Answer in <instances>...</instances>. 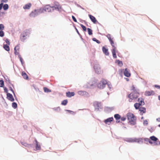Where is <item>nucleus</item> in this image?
<instances>
[{
  "label": "nucleus",
  "mask_w": 160,
  "mask_h": 160,
  "mask_svg": "<svg viewBox=\"0 0 160 160\" xmlns=\"http://www.w3.org/2000/svg\"><path fill=\"white\" fill-rule=\"evenodd\" d=\"M127 117L130 124L134 125L136 124V118L134 114L132 113L129 112L127 114Z\"/></svg>",
  "instance_id": "1"
},
{
  "label": "nucleus",
  "mask_w": 160,
  "mask_h": 160,
  "mask_svg": "<svg viewBox=\"0 0 160 160\" xmlns=\"http://www.w3.org/2000/svg\"><path fill=\"white\" fill-rule=\"evenodd\" d=\"M139 94V93L137 91H134L131 93L128 96L129 99V101L131 102L135 100L138 97Z\"/></svg>",
  "instance_id": "2"
},
{
  "label": "nucleus",
  "mask_w": 160,
  "mask_h": 160,
  "mask_svg": "<svg viewBox=\"0 0 160 160\" xmlns=\"http://www.w3.org/2000/svg\"><path fill=\"white\" fill-rule=\"evenodd\" d=\"M52 7V11H54L55 10H56L59 12H61L62 10L61 5L57 2H54L53 5Z\"/></svg>",
  "instance_id": "3"
},
{
  "label": "nucleus",
  "mask_w": 160,
  "mask_h": 160,
  "mask_svg": "<svg viewBox=\"0 0 160 160\" xmlns=\"http://www.w3.org/2000/svg\"><path fill=\"white\" fill-rule=\"evenodd\" d=\"M110 42L111 45L113 48L112 50L113 57L114 58H116L117 57L116 54V52L117 51V48L116 46V44L114 43L113 40L112 41Z\"/></svg>",
  "instance_id": "4"
},
{
  "label": "nucleus",
  "mask_w": 160,
  "mask_h": 160,
  "mask_svg": "<svg viewBox=\"0 0 160 160\" xmlns=\"http://www.w3.org/2000/svg\"><path fill=\"white\" fill-rule=\"evenodd\" d=\"M42 11V13H43L44 12H51L52 11V7L49 5H46L43 8H40Z\"/></svg>",
  "instance_id": "5"
},
{
  "label": "nucleus",
  "mask_w": 160,
  "mask_h": 160,
  "mask_svg": "<svg viewBox=\"0 0 160 160\" xmlns=\"http://www.w3.org/2000/svg\"><path fill=\"white\" fill-rule=\"evenodd\" d=\"M41 13H42L40 8L37 10L35 9L31 12L29 14V16L31 17H35Z\"/></svg>",
  "instance_id": "6"
},
{
  "label": "nucleus",
  "mask_w": 160,
  "mask_h": 160,
  "mask_svg": "<svg viewBox=\"0 0 160 160\" xmlns=\"http://www.w3.org/2000/svg\"><path fill=\"white\" fill-rule=\"evenodd\" d=\"M108 84V82L105 79H102L98 85V87L100 89L104 88L106 85Z\"/></svg>",
  "instance_id": "7"
},
{
  "label": "nucleus",
  "mask_w": 160,
  "mask_h": 160,
  "mask_svg": "<svg viewBox=\"0 0 160 160\" xmlns=\"http://www.w3.org/2000/svg\"><path fill=\"white\" fill-rule=\"evenodd\" d=\"M29 32L28 31L26 30L24 31L21 34L20 37V39L22 41H24L27 38L26 37L28 35Z\"/></svg>",
  "instance_id": "8"
},
{
  "label": "nucleus",
  "mask_w": 160,
  "mask_h": 160,
  "mask_svg": "<svg viewBox=\"0 0 160 160\" xmlns=\"http://www.w3.org/2000/svg\"><path fill=\"white\" fill-rule=\"evenodd\" d=\"M94 68L96 73L98 74H100L102 72L98 64H95L94 66Z\"/></svg>",
  "instance_id": "9"
},
{
  "label": "nucleus",
  "mask_w": 160,
  "mask_h": 160,
  "mask_svg": "<svg viewBox=\"0 0 160 160\" xmlns=\"http://www.w3.org/2000/svg\"><path fill=\"white\" fill-rule=\"evenodd\" d=\"M20 49V47L19 45L15 46L14 48V53L15 55H18L19 54V50Z\"/></svg>",
  "instance_id": "10"
},
{
  "label": "nucleus",
  "mask_w": 160,
  "mask_h": 160,
  "mask_svg": "<svg viewBox=\"0 0 160 160\" xmlns=\"http://www.w3.org/2000/svg\"><path fill=\"white\" fill-rule=\"evenodd\" d=\"M7 98L11 101L13 102L14 101V99L13 98L12 95L11 94L9 93H7Z\"/></svg>",
  "instance_id": "11"
},
{
  "label": "nucleus",
  "mask_w": 160,
  "mask_h": 160,
  "mask_svg": "<svg viewBox=\"0 0 160 160\" xmlns=\"http://www.w3.org/2000/svg\"><path fill=\"white\" fill-rule=\"evenodd\" d=\"M155 94L154 92L152 90L150 91H146L145 93V95L146 96H149L151 95H154Z\"/></svg>",
  "instance_id": "12"
},
{
  "label": "nucleus",
  "mask_w": 160,
  "mask_h": 160,
  "mask_svg": "<svg viewBox=\"0 0 160 160\" xmlns=\"http://www.w3.org/2000/svg\"><path fill=\"white\" fill-rule=\"evenodd\" d=\"M113 120L112 117H111L107 118L104 121V122L106 124L109 125L111 124V122Z\"/></svg>",
  "instance_id": "13"
},
{
  "label": "nucleus",
  "mask_w": 160,
  "mask_h": 160,
  "mask_svg": "<svg viewBox=\"0 0 160 160\" xmlns=\"http://www.w3.org/2000/svg\"><path fill=\"white\" fill-rule=\"evenodd\" d=\"M124 75L127 77H129L131 76V73L128 70L127 68H125L124 72Z\"/></svg>",
  "instance_id": "14"
},
{
  "label": "nucleus",
  "mask_w": 160,
  "mask_h": 160,
  "mask_svg": "<svg viewBox=\"0 0 160 160\" xmlns=\"http://www.w3.org/2000/svg\"><path fill=\"white\" fill-rule=\"evenodd\" d=\"M139 110L140 112V114L142 115L146 112V108L144 107H141L139 108Z\"/></svg>",
  "instance_id": "15"
},
{
  "label": "nucleus",
  "mask_w": 160,
  "mask_h": 160,
  "mask_svg": "<svg viewBox=\"0 0 160 160\" xmlns=\"http://www.w3.org/2000/svg\"><path fill=\"white\" fill-rule=\"evenodd\" d=\"M75 93L74 92H67L66 93V95L67 97L70 98L72 96L74 95Z\"/></svg>",
  "instance_id": "16"
},
{
  "label": "nucleus",
  "mask_w": 160,
  "mask_h": 160,
  "mask_svg": "<svg viewBox=\"0 0 160 160\" xmlns=\"http://www.w3.org/2000/svg\"><path fill=\"white\" fill-rule=\"evenodd\" d=\"M31 6L32 4L31 3H28L23 6V8L24 9H29Z\"/></svg>",
  "instance_id": "17"
},
{
  "label": "nucleus",
  "mask_w": 160,
  "mask_h": 160,
  "mask_svg": "<svg viewBox=\"0 0 160 160\" xmlns=\"http://www.w3.org/2000/svg\"><path fill=\"white\" fill-rule=\"evenodd\" d=\"M89 17L90 18L92 21L94 23H96V22H97V21L95 18L93 16L91 15H89Z\"/></svg>",
  "instance_id": "18"
},
{
  "label": "nucleus",
  "mask_w": 160,
  "mask_h": 160,
  "mask_svg": "<svg viewBox=\"0 0 160 160\" xmlns=\"http://www.w3.org/2000/svg\"><path fill=\"white\" fill-rule=\"evenodd\" d=\"M102 49L103 53L105 54V55L107 56L109 55V53L108 52V49L103 47H102Z\"/></svg>",
  "instance_id": "19"
},
{
  "label": "nucleus",
  "mask_w": 160,
  "mask_h": 160,
  "mask_svg": "<svg viewBox=\"0 0 160 160\" xmlns=\"http://www.w3.org/2000/svg\"><path fill=\"white\" fill-rule=\"evenodd\" d=\"M35 142L36 144V149L37 150H40L41 149V146L40 145H39L38 142L37 140H35Z\"/></svg>",
  "instance_id": "20"
},
{
  "label": "nucleus",
  "mask_w": 160,
  "mask_h": 160,
  "mask_svg": "<svg viewBox=\"0 0 160 160\" xmlns=\"http://www.w3.org/2000/svg\"><path fill=\"white\" fill-rule=\"evenodd\" d=\"M22 75L25 79L27 80L28 79V77L27 74L24 72L23 71L22 72Z\"/></svg>",
  "instance_id": "21"
},
{
  "label": "nucleus",
  "mask_w": 160,
  "mask_h": 160,
  "mask_svg": "<svg viewBox=\"0 0 160 160\" xmlns=\"http://www.w3.org/2000/svg\"><path fill=\"white\" fill-rule=\"evenodd\" d=\"M138 101L139 102V103H140L141 105L144 104V103L143 101V100L142 98H138Z\"/></svg>",
  "instance_id": "22"
},
{
  "label": "nucleus",
  "mask_w": 160,
  "mask_h": 160,
  "mask_svg": "<svg viewBox=\"0 0 160 160\" xmlns=\"http://www.w3.org/2000/svg\"><path fill=\"white\" fill-rule=\"evenodd\" d=\"M9 45L7 44H4L3 45V48L6 51H8L10 50V48L9 46Z\"/></svg>",
  "instance_id": "23"
},
{
  "label": "nucleus",
  "mask_w": 160,
  "mask_h": 160,
  "mask_svg": "<svg viewBox=\"0 0 160 160\" xmlns=\"http://www.w3.org/2000/svg\"><path fill=\"white\" fill-rule=\"evenodd\" d=\"M150 139L151 140H152L154 142H158L157 141L158 140V138H156L154 136H152L150 137Z\"/></svg>",
  "instance_id": "24"
},
{
  "label": "nucleus",
  "mask_w": 160,
  "mask_h": 160,
  "mask_svg": "<svg viewBox=\"0 0 160 160\" xmlns=\"http://www.w3.org/2000/svg\"><path fill=\"white\" fill-rule=\"evenodd\" d=\"M78 94L80 95L83 96L84 95L86 94L87 93V92L84 91H80L78 92Z\"/></svg>",
  "instance_id": "25"
},
{
  "label": "nucleus",
  "mask_w": 160,
  "mask_h": 160,
  "mask_svg": "<svg viewBox=\"0 0 160 160\" xmlns=\"http://www.w3.org/2000/svg\"><path fill=\"white\" fill-rule=\"evenodd\" d=\"M140 106H141L140 104L138 103H135L134 105V107L136 109H139Z\"/></svg>",
  "instance_id": "26"
},
{
  "label": "nucleus",
  "mask_w": 160,
  "mask_h": 160,
  "mask_svg": "<svg viewBox=\"0 0 160 160\" xmlns=\"http://www.w3.org/2000/svg\"><path fill=\"white\" fill-rule=\"evenodd\" d=\"M8 8H9L8 5V4H7L4 5L3 6V9L4 10H6L7 9H8Z\"/></svg>",
  "instance_id": "27"
},
{
  "label": "nucleus",
  "mask_w": 160,
  "mask_h": 160,
  "mask_svg": "<svg viewBox=\"0 0 160 160\" xmlns=\"http://www.w3.org/2000/svg\"><path fill=\"white\" fill-rule=\"evenodd\" d=\"M114 117L116 120L119 119L121 118V116L119 114H116Z\"/></svg>",
  "instance_id": "28"
},
{
  "label": "nucleus",
  "mask_w": 160,
  "mask_h": 160,
  "mask_svg": "<svg viewBox=\"0 0 160 160\" xmlns=\"http://www.w3.org/2000/svg\"><path fill=\"white\" fill-rule=\"evenodd\" d=\"M106 36L109 39L110 42L113 40V38H112L111 35L110 34H108Z\"/></svg>",
  "instance_id": "29"
},
{
  "label": "nucleus",
  "mask_w": 160,
  "mask_h": 160,
  "mask_svg": "<svg viewBox=\"0 0 160 160\" xmlns=\"http://www.w3.org/2000/svg\"><path fill=\"white\" fill-rule=\"evenodd\" d=\"M18 55V57L20 59V62H21L22 64L23 65V64L24 62L23 61L22 58L20 54Z\"/></svg>",
  "instance_id": "30"
},
{
  "label": "nucleus",
  "mask_w": 160,
  "mask_h": 160,
  "mask_svg": "<svg viewBox=\"0 0 160 160\" xmlns=\"http://www.w3.org/2000/svg\"><path fill=\"white\" fill-rule=\"evenodd\" d=\"M68 103V100H63L61 103V104L63 105H66Z\"/></svg>",
  "instance_id": "31"
},
{
  "label": "nucleus",
  "mask_w": 160,
  "mask_h": 160,
  "mask_svg": "<svg viewBox=\"0 0 160 160\" xmlns=\"http://www.w3.org/2000/svg\"><path fill=\"white\" fill-rule=\"evenodd\" d=\"M87 30H88V34L89 35H91L92 34V30L91 29L88 28H87Z\"/></svg>",
  "instance_id": "32"
},
{
  "label": "nucleus",
  "mask_w": 160,
  "mask_h": 160,
  "mask_svg": "<svg viewBox=\"0 0 160 160\" xmlns=\"http://www.w3.org/2000/svg\"><path fill=\"white\" fill-rule=\"evenodd\" d=\"M117 62L118 63V65H119L120 66H122L123 65L122 62V61H120L119 60H117Z\"/></svg>",
  "instance_id": "33"
},
{
  "label": "nucleus",
  "mask_w": 160,
  "mask_h": 160,
  "mask_svg": "<svg viewBox=\"0 0 160 160\" xmlns=\"http://www.w3.org/2000/svg\"><path fill=\"white\" fill-rule=\"evenodd\" d=\"M80 26L82 28L83 31H86L87 28L85 26H84L82 24H81Z\"/></svg>",
  "instance_id": "34"
},
{
  "label": "nucleus",
  "mask_w": 160,
  "mask_h": 160,
  "mask_svg": "<svg viewBox=\"0 0 160 160\" xmlns=\"http://www.w3.org/2000/svg\"><path fill=\"white\" fill-rule=\"evenodd\" d=\"M12 107L13 108H16L17 107V103L16 102H13L12 103Z\"/></svg>",
  "instance_id": "35"
},
{
  "label": "nucleus",
  "mask_w": 160,
  "mask_h": 160,
  "mask_svg": "<svg viewBox=\"0 0 160 160\" xmlns=\"http://www.w3.org/2000/svg\"><path fill=\"white\" fill-rule=\"evenodd\" d=\"M65 111H66L68 112L69 113L73 115L75 113V112H74L70 110H66Z\"/></svg>",
  "instance_id": "36"
},
{
  "label": "nucleus",
  "mask_w": 160,
  "mask_h": 160,
  "mask_svg": "<svg viewBox=\"0 0 160 160\" xmlns=\"http://www.w3.org/2000/svg\"><path fill=\"white\" fill-rule=\"evenodd\" d=\"M43 89H44V91L45 92H50L51 91L49 89H48V88H47L46 87H44L43 88Z\"/></svg>",
  "instance_id": "37"
},
{
  "label": "nucleus",
  "mask_w": 160,
  "mask_h": 160,
  "mask_svg": "<svg viewBox=\"0 0 160 160\" xmlns=\"http://www.w3.org/2000/svg\"><path fill=\"white\" fill-rule=\"evenodd\" d=\"M4 35V33L2 30H0V36L3 37Z\"/></svg>",
  "instance_id": "38"
},
{
  "label": "nucleus",
  "mask_w": 160,
  "mask_h": 160,
  "mask_svg": "<svg viewBox=\"0 0 160 160\" xmlns=\"http://www.w3.org/2000/svg\"><path fill=\"white\" fill-rule=\"evenodd\" d=\"M4 86V82L2 80H0V87H2Z\"/></svg>",
  "instance_id": "39"
},
{
  "label": "nucleus",
  "mask_w": 160,
  "mask_h": 160,
  "mask_svg": "<svg viewBox=\"0 0 160 160\" xmlns=\"http://www.w3.org/2000/svg\"><path fill=\"white\" fill-rule=\"evenodd\" d=\"M92 40L98 43L99 44L100 43V42L97 40L95 38H93Z\"/></svg>",
  "instance_id": "40"
},
{
  "label": "nucleus",
  "mask_w": 160,
  "mask_h": 160,
  "mask_svg": "<svg viewBox=\"0 0 160 160\" xmlns=\"http://www.w3.org/2000/svg\"><path fill=\"white\" fill-rule=\"evenodd\" d=\"M4 28V26L2 24H0V30H2Z\"/></svg>",
  "instance_id": "41"
},
{
  "label": "nucleus",
  "mask_w": 160,
  "mask_h": 160,
  "mask_svg": "<svg viewBox=\"0 0 160 160\" xmlns=\"http://www.w3.org/2000/svg\"><path fill=\"white\" fill-rule=\"evenodd\" d=\"M143 124L145 125H147L148 124V121L147 120H145L144 121Z\"/></svg>",
  "instance_id": "42"
},
{
  "label": "nucleus",
  "mask_w": 160,
  "mask_h": 160,
  "mask_svg": "<svg viewBox=\"0 0 160 160\" xmlns=\"http://www.w3.org/2000/svg\"><path fill=\"white\" fill-rule=\"evenodd\" d=\"M5 41L6 43L8 44V45H10V42L9 40L8 39H6Z\"/></svg>",
  "instance_id": "43"
},
{
  "label": "nucleus",
  "mask_w": 160,
  "mask_h": 160,
  "mask_svg": "<svg viewBox=\"0 0 160 160\" xmlns=\"http://www.w3.org/2000/svg\"><path fill=\"white\" fill-rule=\"evenodd\" d=\"M72 18L74 22H77V20L73 16H72Z\"/></svg>",
  "instance_id": "44"
},
{
  "label": "nucleus",
  "mask_w": 160,
  "mask_h": 160,
  "mask_svg": "<svg viewBox=\"0 0 160 160\" xmlns=\"http://www.w3.org/2000/svg\"><path fill=\"white\" fill-rule=\"evenodd\" d=\"M132 90L133 91V92L134 91H137L135 87L133 85L132 86Z\"/></svg>",
  "instance_id": "45"
},
{
  "label": "nucleus",
  "mask_w": 160,
  "mask_h": 160,
  "mask_svg": "<svg viewBox=\"0 0 160 160\" xmlns=\"http://www.w3.org/2000/svg\"><path fill=\"white\" fill-rule=\"evenodd\" d=\"M154 87L158 89H160V86L157 85H155L154 86Z\"/></svg>",
  "instance_id": "46"
},
{
  "label": "nucleus",
  "mask_w": 160,
  "mask_h": 160,
  "mask_svg": "<svg viewBox=\"0 0 160 160\" xmlns=\"http://www.w3.org/2000/svg\"><path fill=\"white\" fill-rule=\"evenodd\" d=\"M3 7V3H2L0 4V10H1L2 8Z\"/></svg>",
  "instance_id": "47"
},
{
  "label": "nucleus",
  "mask_w": 160,
  "mask_h": 160,
  "mask_svg": "<svg viewBox=\"0 0 160 160\" xmlns=\"http://www.w3.org/2000/svg\"><path fill=\"white\" fill-rule=\"evenodd\" d=\"M154 144L156 145H160V142H154Z\"/></svg>",
  "instance_id": "48"
},
{
  "label": "nucleus",
  "mask_w": 160,
  "mask_h": 160,
  "mask_svg": "<svg viewBox=\"0 0 160 160\" xmlns=\"http://www.w3.org/2000/svg\"><path fill=\"white\" fill-rule=\"evenodd\" d=\"M4 89L5 92H6L7 93H8V90L6 88H4Z\"/></svg>",
  "instance_id": "49"
},
{
  "label": "nucleus",
  "mask_w": 160,
  "mask_h": 160,
  "mask_svg": "<svg viewBox=\"0 0 160 160\" xmlns=\"http://www.w3.org/2000/svg\"><path fill=\"white\" fill-rule=\"evenodd\" d=\"M121 119L122 121H124L126 120V118L124 117H122L121 118Z\"/></svg>",
  "instance_id": "50"
},
{
  "label": "nucleus",
  "mask_w": 160,
  "mask_h": 160,
  "mask_svg": "<svg viewBox=\"0 0 160 160\" xmlns=\"http://www.w3.org/2000/svg\"><path fill=\"white\" fill-rule=\"evenodd\" d=\"M107 84L108 88L110 89L112 88V85L110 84H109L108 83Z\"/></svg>",
  "instance_id": "51"
},
{
  "label": "nucleus",
  "mask_w": 160,
  "mask_h": 160,
  "mask_svg": "<svg viewBox=\"0 0 160 160\" xmlns=\"http://www.w3.org/2000/svg\"><path fill=\"white\" fill-rule=\"evenodd\" d=\"M2 2H6L8 1V0H1Z\"/></svg>",
  "instance_id": "52"
},
{
  "label": "nucleus",
  "mask_w": 160,
  "mask_h": 160,
  "mask_svg": "<svg viewBox=\"0 0 160 160\" xmlns=\"http://www.w3.org/2000/svg\"><path fill=\"white\" fill-rule=\"evenodd\" d=\"M148 142H149L150 143V144H152V142H151L150 140V139H148Z\"/></svg>",
  "instance_id": "53"
},
{
  "label": "nucleus",
  "mask_w": 160,
  "mask_h": 160,
  "mask_svg": "<svg viewBox=\"0 0 160 160\" xmlns=\"http://www.w3.org/2000/svg\"><path fill=\"white\" fill-rule=\"evenodd\" d=\"M10 90L14 93V91L13 90H12V88H10Z\"/></svg>",
  "instance_id": "54"
},
{
  "label": "nucleus",
  "mask_w": 160,
  "mask_h": 160,
  "mask_svg": "<svg viewBox=\"0 0 160 160\" xmlns=\"http://www.w3.org/2000/svg\"><path fill=\"white\" fill-rule=\"evenodd\" d=\"M130 141L131 142H132L134 141V140L133 139H131V140H130Z\"/></svg>",
  "instance_id": "55"
},
{
  "label": "nucleus",
  "mask_w": 160,
  "mask_h": 160,
  "mask_svg": "<svg viewBox=\"0 0 160 160\" xmlns=\"http://www.w3.org/2000/svg\"><path fill=\"white\" fill-rule=\"evenodd\" d=\"M157 120L158 121H160V118H157Z\"/></svg>",
  "instance_id": "56"
},
{
  "label": "nucleus",
  "mask_w": 160,
  "mask_h": 160,
  "mask_svg": "<svg viewBox=\"0 0 160 160\" xmlns=\"http://www.w3.org/2000/svg\"><path fill=\"white\" fill-rule=\"evenodd\" d=\"M158 99L160 100V95L158 96Z\"/></svg>",
  "instance_id": "57"
},
{
  "label": "nucleus",
  "mask_w": 160,
  "mask_h": 160,
  "mask_svg": "<svg viewBox=\"0 0 160 160\" xmlns=\"http://www.w3.org/2000/svg\"><path fill=\"white\" fill-rule=\"evenodd\" d=\"M126 80H127V81H128V80H129V79H128V78H126Z\"/></svg>",
  "instance_id": "58"
},
{
  "label": "nucleus",
  "mask_w": 160,
  "mask_h": 160,
  "mask_svg": "<svg viewBox=\"0 0 160 160\" xmlns=\"http://www.w3.org/2000/svg\"><path fill=\"white\" fill-rule=\"evenodd\" d=\"M158 126L160 127V124L158 125Z\"/></svg>",
  "instance_id": "59"
},
{
  "label": "nucleus",
  "mask_w": 160,
  "mask_h": 160,
  "mask_svg": "<svg viewBox=\"0 0 160 160\" xmlns=\"http://www.w3.org/2000/svg\"><path fill=\"white\" fill-rule=\"evenodd\" d=\"M143 118V117H142L141 118H142V119Z\"/></svg>",
  "instance_id": "60"
},
{
  "label": "nucleus",
  "mask_w": 160,
  "mask_h": 160,
  "mask_svg": "<svg viewBox=\"0 0 160 160\" xmlns=\"http://www.w3.org/2000/svg\"><path fill=\"white\" fill-rule=\"evenodd\" d=\"M77 32H78V33H79V32L78 31H77Z\"/></svg>",
  "instance_id": "61"
}]
</instances>
